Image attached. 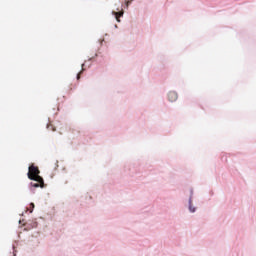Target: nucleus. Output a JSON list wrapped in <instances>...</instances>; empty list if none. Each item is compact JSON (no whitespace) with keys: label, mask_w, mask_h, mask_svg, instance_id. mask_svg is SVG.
Instances as JSON below:
<instances>
[{"label":"nucleus","mask_w":256,"mask_h":256,"mask_svg":"<svg viewBox=\"0 0 256 256\" xmlns=\"http://www.w3.org/2000/svg\"><path fill=\"white\" fill-rule=\"evenodd\" d=\"M30 207H31L30 213H32L33 209H35V204L34 203H30Z\"/></svg>","instance_id":"0eeeda50"},{"label":"nucleus","mask_w":256,"mask_h":256,"mask_svg":"<svg viewBox=\"0 0 256 256\" xmlns=\"http://www.w3.org/2000/svg\"><path fill=\"white\" fill-rule=\"evenodd\" d=\"M113 15H115L116 21L118 23H121V20L119 18L123 17V10H121L120 12H113Z\"/></svg>","instance_id":"20e7f679"},{"label":"nucleus","mask_w":256,"mask_h":256,"mask_svg":"<svg viewBox=\"0 0 256 256\" xmlns=\"http://www.w3.org/2000/svg\"><path fill=\"white\" fill-rule=\"evenodd\" d=\"M31 187L37 188V187H41V189H43V187H45V182L43 181H36V183H31Z\"/></svg>","instance_id":"7ed1b4c3"},{"label":"nucleus","mask_w":256,"mask_h":256,"mask_svg":"<svg viewBox=\"0 0 256 256\" xmlns=\"http://www.w3.org/2000/svg\"><path fill=\"white\" fill-rule=\"evenodd\" d=\"M189 210L191 211V213H195V208L190 206Z\"/></svg>","instance_id":"6e6552de"},{"label":"nucleus","mask_w":256,"mask_h":256,"mask_svg":"<svg viewBox=\"0 0 256 256\" xmlns=\"http://www.w3.org/2000/svg\"><path fill=\"white\" fill-rule=\"evenodd\" d=\"M178 97L179 96L177 95V92H175V91H171L168 93V99L171 103L177 101Z\"/></svg>","instance_id":"f03ea898"},{"label":"nucleus","mask_w":256,"mask_h":256,"mask_svg":"<svg viewBox=\"0 0 256 256\" xmlns=\"http://www.w3.org/2000/svg\"><path fill=\"white\" fill-rule=\"evenodd\" d=\"M47 129L51 130V131H56L55 127H53V125H48Z\"/></svg>","instance_id":"39448f33"},{"label":"nucleus","mask_w":256,"mask_h":256,"mask_svg":"<svg viewBox=\"0 0 256 256\" xmlns=\"http://www.w3.org/2000/svg\"><path fill=\"white\" fill-rule=\"evenodd\" d=\"M133 0H125V3H126V7H129V5H131Z\"/></svg>","instance_id":"423d86ee"},{"label":"nucleus","mask_w":256,"mask_h":256,"mask_svg":"<svg viewBox=\"0 0 256 256\" xmlns=\"http://www.w3.org/2000/svg\"><path fill=\"white\" fill-rule=\"evenodd\" d=\"M81 79V72L77 74V80L79 81Z\"/></svg>","instance_id":"1a4fd4ad"},{"label":"nucleus","mask_w":256,"mask_h":256,"mask_svg":"<svg viewBox=\"0 0 256 256\" xmlns=\"http://www.w3.org/2000/svg\"><path fill=\"white\" fill-rule=\"evenodd\" d=\"M39 167L31 165L28 168V179L31 181H42V177L39 175Z\"/></svg>","instance_id":"f257e3e1"},{"label":"nucleus","mask_w":256,"mask_h":256,"mask_svg":"<svg viewBox=\"0 0 256 256\" xmlns=\"http://www.w3.org/2000/svg\"><path fill=\"white\" fill-rule=\"evenodd\" d=\"M85 67V64H82V68Z\"/></svg>","instance_id":"9d476101"}]
</instances>
